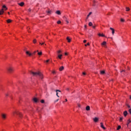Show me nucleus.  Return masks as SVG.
Here are the masks:
<instances>
[{"instance_id": "nucleus-58", "label": "nucleus", "mask_w": 131, "mask_h": 131, "mask_svg": "<svg viewBox=\"0 0 131 131\" xmlns=\"http://www.w3.org/2000/svg\"><path fill=\"white\" fill-rule=\"evenodd\" d=\"M58 94H59V92H57V96H58Z\"/></svg>"}, {"instance_id": "nucleus-43", "label": "nucleus", "mask_w": 131, "mask_h": 131, "mask_svg": "<svg viewBox=\"0 0 131 131\" xmlns=\"http://www.w3.org/2000/svg\"><path fill=\"white\" fill-rule=\"evenodd\" d=\"M47 13H48V14H51V11H48Z\"/></svg>"}, {"instance_id": "nucleus-41", "label": "nucleus", "mask_w": 131, "mask_h": 131, "mask_svg": "<svg viewBox=\"0 0 131 131\" xmlns=\"http://www.w3.org/2000/svg\"><path fill=\"white\" fill-rule=\"evenodd\" d=\"M127 107H128V108H130V106L128 104H127Z\"/></svg>"}, {"instance_id": "nucleus-60", "label": "nucleus", "mask_w": 131, "mask_h": 131, "mask_svg": "<svg viewBox=\"0 0 131 131\" xmlns=\"http://www.w3.org/2000/svg\"><path fill=\"white\" fill-rule=\"evenodd\" d=\"M94 3H96V1H94Z\"/></svg>"}, {"instance_id": "nucleus-30", "label": "nucleus", "mask_w": 131, "mask_h": 131, "mask_svg": "<svg viewBox=\"0 0 131 131\" xmlns=\"http://www.w3.org/2000/svg\"><path fill=\"white\" fill-rule=\"evenodd\" d=\"M126 11L127 12H128V11H129V8H128V7H126Z\"/></svg>"}, {"instance_id": "nucleus-19", "label": "nucleus", "mask_w": 131, "mask_h": 131, "mask_svg": "<svg viewBox=\"0 0 131 131\" xmlns=\"http://www.w3.org/2000/svg\"><path fill=\"white\" fill-rule=\"evenodd\" d=\"M33 101H34V102H35V103H37V101H38L37 98H34L33 99Z\"/></svg>"}, {"instance_id": "nucleus-20", "label": "nucleus", "mask_w": 131, "mask_h": 131, "mask_svg": "<svg viewBox=\"0 0 131 131\" xmlns=\"http://www.w3.org/2000/svg\"><path fill=\"white\" fill-rule=\"evenodd\" d=\"M92 12H90L89 13V14L88 15V16H87V17H86V19H88L89 18V17H90V16H91V15H92Z\"/></svg>"}, {"instance_id": "nucleus-25", "label": "nucleus", "mask_w": 131, "mask_h": 131, "mask_svg": "<svg viewBox=\"0 0 131 131\" xmlns=\"http://www.w3.org/2000/svg\"><path fill=\"white\" fill-rule=\"evenodd\" d=\"M37 54H38V56H41V55H42V52H38Z\"/></svg>"}, {"instance_id": "nucleus-49", "label": "nucleus", "mask_w": 131, "mask_h": 131, "mask_svg": "<svg viewBox=\"0 0 131 131\" xmlns=\"http://www.w3.org/2000/svg\"><path fill=\"white\" fill-rule=\"evenodd\" d=\"M67 55H68V54L67 53H65V55L67 56Z\"/></svg>"}, {"instance_id": "nucleus-53", "label": "nucleus", "mask_w": 131, "mask_h": 131, "mask_svg": "<svg viewBox=\"0 0 131 131\" xmlns=\"http://www.w3.org/2000/svg\"><path fill=\"white\" fill-rule=\"evenodd\" d=\"M129 99L131 100V96H129Z\"/></svg>"}, {"instance_id": "nucleus-36", "label": "nucleus", "mask_w": 131, "mask_h": 131, "mask_svg": "<svg viewBox=\"0 0 131 131\" xmlns=\"http://www.w3.org/2000/svg\"><path fill=\"white\" fill-rule=\"evenodd\" d=\"M57 24H61V21L60 20L57 21Z\"/></svg>"}, {"instance_id": "nucleus-38", "label": "nucleus", "mask_w": 131, "mask_h": 131, "mask_svg": "<svg viewBox=\"0 0 131 131\" xmlns=\"http://www.w3.org/2000/svg\"><path fill=\"white\" fill-rule=\"evenodd\" d=\"M50 62V59H48L46 61V63H49Z\"/></svg>"}, {"instance_id": "nucleus-52", "label": "nucleus", "mask_w": 131, "mask_h": 131, "mask_svg": "<svg viewBox=\"0 0 131 131\" xmlns=\"http://www.w3.org/2000/svg\"><path fill=\"white\" fill-rule=\"evenodd\" d=\"M67 91H69V89L67 88Z\"/></svg>"}, {"instance_id": "nucleus-57", "label": "nucleus", "mask_w": 131, "mask_h": 131, "mask_svg": "<svg viewBox=\"0 0 131 131\" xmlns=\"http://www.w3.org/2000/svg\"><path fill=\"white\" fill-rule=\"evenodd\" d=\"M8 14L9 15H10V12H8Z\"/></svg>"}, {"instance_id": "nucleus-16", "label": "nucleus", "mask_w": 131, "mask_h": 131, "mask_svg": "<svg viewBox=\"0 0 131 131\" xmlns=\"http://www.w3.org/2000/svg\"><path fill=\"white\" fill-rule=\"evenodd\" d=\"M110 30H112V34H114V32H115V31H114V29L112 28H110Z\"/></svg>"}, {"instance_id": "nucleus-34", "label": "nucleus", "mask_w": 131, "mask_h": 131, "mask_svg": "<svg viewBox=\"0 0 131 131\" xmlns=\"http://www.w3.org/2000/svg\"><path fill=\"white\" fill-rule=\"evenodd\" d=\"M123 119V117H121V118H120V120H119V121H120V122H121V121H122V120Z\"/></svg>"}, {"instance_id": "nucleus-55", "label": "nucleus", "mask_w": 131, "mask_h": 131, "mask_svg": "<svg viewBox=\"0 0 131 131\" xmlns=\"http://www.w3.org/2000/svg\"><path fill=\"white\" fill-rule=\"evenodd\" d=\"M30 11H31V10H30V9H29V12H30Z\"/></svg>"}, {"instance_id": "nucleus-22", "label": "nucleus", "mask_w": 131, "mask_h": 131, "mask_svg": "<svg viewBox=\"0 0 131 131\" xmlns=\"http://www.w3.org/2000/svg\"><path fill=\"white\" fill-rule=\"evenodd\" d=\"M64 70V67L62 66L59 68V71H62V70Z\"/></svg>"}, {"instance_id": "nucleus-40", "label": "nucleus", "mask_w": 131, "mask_h": 131, "mask_svg": "<svg viewBox=\"0 0 131 131\" xmlns=\"http://www.w3.org/2000/svg\"><path fill=\"white\" fill-rule=\"evenodd\" d=\"M128 112L130 113V114H131V108L129 110Z\"/></svg>"}, {"instance_id": "nucleus-13", "label": "nucleus", "mask_w": 131, "mask_h": 131, "mask_svg": "<svg viewBox=\"0 0 131 131\" xmlns=\"http://www.w3.org/2000/svg\"><path fill=\"white\" fill-rule=\"evenodd\" d=\"M4 9H2L1 10H0V15H3L4 14Z\"/></svg>"}, {"instance_id": "nucleus-31", "label": "nucleus", "mask_w": 131, "mask_h": 131, "mask_svg": "<svg viewBox=\"0 0 131 131\" xmlns=\"http://www.w3.org/2000/svg\"><path fill=\"white\" fill-rule=\"evenodd\" d=\"M33 43H36V39H34L33 41Z\"/></svg>"}, {"instance_id": "nucleus-27", "label": "nucleus", "mask_w": 131, "mask_h": 131, "mask_svg": "<svg viewBox=\"0 0 131 131\" xmlns=\"http://www.w3.org/2000/svg\"><path fill=\"white\" fill-rule=\"evenodd\" d=\"M100 74H105V71H101Z\"/></svg>"}, {"instance_id": "nucleus-15", "label": "nucleus", "mask_w": 131, "mask_h": 131, "mask_svg": "<svg viewBox=\"0 0 131 131\" xmlns=\"http://www.w3.org/2000/svg\"><path fill=\"white\" fill-rule=\"evenodd\" d=\"M19 6H20V7H23L24 6V3L21 2L20 3L18 4Z\"/></svg>"}, {"instance_id": "nucleus-10", "label": "nucleus", "mask_w": 131, "mask_h": 131, "mask_svg": "<svg viewBox=\"0 0 131 131\" xmlns=\"http://www.w3.org/2000/svg\"><path fill=\"white\" fill-rule=\"evenodd\" d=\"M55 14H57V15H61V11H60V10H57L55 12Z\"/></svg>"}, {"instance_id": "nucleus-7", "label": "nucleus", "mask_w": 131, "mask_h": 131, "mask_svg": "<svg viewBox=\"0 0 131 131\" xmlns=\"http://www.w3.org/2000/svg\"><path fill=\"white\" fill-rule=\"evenodd\" d=\"M93 121H94V122H98L99 121V118H98L97 117H95L93 119Z\"/></svg>"}, {"instance_id": "nucleus-44", "label": "nucleus", "mask_w": 131, "mask_h": 131, "mask_svg": "<svg viewBox=\"0 0 131 131\" xmlns=\"http://www.w3.org/2000/svg\"><path fill=\"white\" fill-rule=\"evenodd\" d=\"M83 42H84V43H85V42H86V40H84Z\"/></svg>"}, {"instance_id": "nucleus-1", "label": "nucleus", "mask_w": 131, "mask_h": 131, "mask_svg": "<svg viewBox=\"0 0 131 131\" xmlns=\"http://www.w3.org/2000/svg\"><path fill=\"white\" fill-rule=\"evenodd\" d=\"M30 74H32L33 75V76H39L40 78H41V79H42V78H43L42 77V74H41L40 72H32V71H30Z\"/></svg>"}, {"instance_id": "nucleus-51", "label": "nucleus", "mask_w": 131, "mask_h": 131, "mask_svg": "<svg viewBox=\"0 0 131 131\" xmlns=\"http://www.w3.org/2000/svg\"><path fill=\"white\" fill-rule=\"evenodd\" d=\"M93 28L94 29L96 28V26H93Z\"/></svg>"}, {"instance_id": "nucleus-32", "label": "nucleus", "mask_w": 131, "mask_h": 131, "mask_svg": "<svg viewBox=\"0 0 131 131\" xmlns=\"http://www.w3.org/2000/svg\"><path fill=\"white\" fill-rule=\"evenodd\" d=\"M120 21H121V22H124L125 20H124V19L121 18Z\"/></svg>"}, {"instance_id": "nucleus-33", "label": "nucleus", "mask_w": 131, "mask_h": 131, "mask_svg": "<svg viewBox=\"0 0 131 131\" xmlns=\"http://www.w3.org/2000/svg\"><path fill=\"white\" fill-rule=\"evenodd\" d=\"M36 52H38V50H37V51H34L32 54V55H35V53H36Z\"/></svg>"}, {"instance_id": "nucleus-14", "label": "nucleus", "mask_w": 131, "mask_h": 131, "mask_svg": "<svg viewBox=\"0 0 131 131\" xmlns=\"http://www.w3.org/2000/svg\"><path fill=\"white\" fill-rule=\"evenodd\" d=\"M90 109H91V107H90V106H87L86 107V111H90Z\"/></svg>"}, {"instance_id": "nucleus-28", "label": "nucleus", "mask_w": 131, "mask_h": 131, "mask_svg": "<svg viewBox=\"0 0 131 131\" xmlns=\"http://www.w3.org/2000/svg\"><path fill=\"white\" fill-rule=\"evenodd\" d=\"M121 128V126L119 125L117 127V130H119V129H120Z\"/></svg>"}, {"instance_id": "nucleus-11", "label": "nucleus", "mask_w": 131, "mask_h": 131, "mask_svg": "<svg viewBox=\"0 0 131 131\" xmlns=\"http://www.w3.org/2000/svg\"><path fill=\"white\" fill-rule=\"evenodd\" d=\"M99 36H102V37H105L106 36L103 34L99 33L98 34Z\"/></svg>"}, {"instance_id": "nucleus-6", "label": "nucleus", "mask_w": 131, "mask_h": 131, "mask_svg": "<svg viewBox=\"0 0 131 131\" xmlns=\"http://www.w3.org/2000/svg\"><path fill=\"white\" fill-rule=\"evenodd\" d=\"M100 127H101V128H103V129H106V127L104 126V124L103 123V122L100 123Z\"/></svg>"}, {"instance_id": "nucleus-42", "label": "nucleus", "mask_w": 131, "mask_h": 131, "mask_svg": "<svg viewBox=\"0 0 131 131\" xmlns=\"http://www.w3.org/2000/svg\"><path fill=\"white\" fill-rule=\"evenodd\" d=\"M57 53H58V54H60V53H61V50H59V51H57Z\"/></svg>"}, {"instance_id": "nucleus-47", "label": "nucleus", "mask_w": 131, "mask_h": 131, "mask_svg": "<svg viewBox=\"0 0 131 131\" xmlns=\"http://www.w3.org/2000/svg\"><path fill=\"white\" fill-rule=\"evenodd\" d=\"M121 72H125V70H123Z\"/></svg>"}, {"instance_id": "nucleus-21", "label": "nucleus", "mask_w": 131, "mask_h": 131, "mask_svg": "<svg viewBox=\"0 0 131 131\" xmlns=\"http://www.w3.org/2000/svg\"><path fill=\"white\" fill-rule=\"evenodd\" d=\"M106 45H107V43L106 42V41H103V42L101 43V45H102V46H106Z\"/></svg>"}, {"instance_id": "nucleus-56", "label": "nucleus", "mask_w": 131, "mask_h": 131, "mask_svg": "<svg viewBox=\"0 0 131 131\" xmlns=\"http://www.w3.org/2000/svg\"><path fill=\"white\" fill-rule=\"evenodd\" d=\"M6 96L7 97H8V94H6Z\"/></svg>"}, {"instance_id": "nucleus-59", "label": "nucleus", "mask_w": 131, "mask_h": 131, "mask_svg": "<svg viewBox=\"0 0 131 131\" xmlns=\"http://www.w3.org/2000/svg\"><path fill=\"white\" fill-rule=\"evenodd\" d=\"M66 102H67V99H66Z\"/></svg>"}, {"instance_id": "nucleus-5", "label": "nucleus", "mask_w": 131, "mask_h": 131, "mask_svg": "<svg viewBox=\"0 0 131 131\" xmlns=\"http://www.w3.org/2000/svg\"><path fill=\"white\" fill-rule=\"evenodd\" d=\"M26 54L29 56L31 57V56H32V53H30L29 51H26Z\"/></svg>"}, {"instance_id": "nucleus-50", "label": "nucleus", "mask_w": 131, "mask_h": 131, "mask_svg": "<svg viewBox=\"0 0 131 131\" xmlns=\"http://www.w3.org/2000/svg\"><path fill=\"white\" fill-rule=\"evenodd\" d=\"M84 28H85V29H86V25H85V26H84Z\"/></svg>"}, {"instance_id": "nucleus-29", "label": "nucleus", "mask_w": 131, "mask_h": 131, "mask_svg": "<svg viewBox=\"0 0 131 131\" xmlns=\"http://www.w3.org/2000/svg\"><path fill=\"white\" fill-rule=\"evenodd\" d=\"M89 25L90 26H93V23H92V22H90V23H89Z\"/></svg>"}, {"instance_id": "nucleus-46", "label": "nucleus", "mask_w": 131, "mask_h": 131, "mask_svg": "<svg viewBox=\"0 0 131 131\" xmlns=\"http://www.w3.org/2000/svg\"><path fill=\"white\" fill-rule=\"evenodd\" d=\"M82 74H83V75H85V73L83 72V73H82Z\"/></svg>"}, {"instance_id": "nucleus-37", "label": "nucleus", "mask_w": 131, "mask_h": 131, "mask_svg": "<svg viewBox=\"0 0 131 131\" xmlns=\"http://www.w3.org/2000/svg\"><path fill=\"white\" fill-rule=\"evenodd\" d=\"M87 46H90V43H88L87 44H85V47H86Z\"/></svg>"}, {"instance_id": "nucleus-12", "label": "nucleus", "mask_w": 131, "mask_h": 131, "mask_svg": "<svg viewBox=\"0 0 131 131\" xmlns=\"http://www.w3.org/2000/svg\"><path fill=\"white\" fill-rule=\"evenodd\" d=\"M123 114H124V116L125 117H126V115H127V114H128L127 111H125V112H124Z\"/></svg>"}, {"instance_id": "nucleus-2", "label": "nucleus", "mask_w": 131, "mask_h": 131, "mask_svg": "<svg viewBox=\"0 0 131 131\" xmlns=\"http://www.w3.org/2000/svg\"><path fill=\"white\" fill-rule=\"evenodd\" d=\"M12 114L13 116H15V114H16V115H18L20 118L22 117V114L17 111L13 112Z\"/></svg>"}, {"instance_id": "nucleus-4", "label": "nucleus", "mask_w": 131, "mask_h": 131, "mask_svg": "<svg viewBox=\"0 0 131 131\" xmlns=\"http://www.w3.org/2000/svg\"><path fill=\"white\" fill-rule=\"evenodd\" d=\"M2 118L5 120L6 118H7V114H1Z\"/></svg>"}, {"instance_id": "nucleus-8", "label": "nucleus", "mask_w": 131, "mask_h": 131, "mask_svg": "<svg viewBox=\"0 0 131 131\" xmlns=\"http://www.w3.org/2000/svg\"><path fill=\"white\" fill-rule=\"evenodd\" d=\"M55 92H56L57 97H58V98H59L60 96H59V95H58V93H61V91L58 90H55Z\"/></svg>"}, {"instance_id": "nucleus-35", "label": "nucleus", "mask_w": 131, "mask_h": 131, "mask_svg": "<svg viewBox=\"0 0 131 131\" xmlns=\"http://www.w3.org/2000/svg\"><path fill=\"white\" fill-rule=\"evenodd\" d=\"M41 103H45V100L43 99L41 100L40 101Z\"/></svg>"}, {"instance_id": "nucleus-26", "label": "nucleus", "mask_w": 131, "mask_h": 131, "mask_svg": "<svg viewBox=\"0 0 131 131\" xmlns=\"http://www.w3.org/2000/svg\"><path fill=\"white\" fill-rule=\"evenodd\" d=\"M130 122H131V120L129 119V120L127 121V126H128V124H129V123H130Z\"/></svg>"}, {"instance_id": "nucleus-9", "label": "nucleus", "mask_w": 131, "mask_h": 131, "mask_svg": "<svg viewBox=\"0 0 131 131\" xmlns=\"http://www.w3.org/2000/svg\"><path fill=\"white\" fill-rule=\"evenodd\" d=\"M63 18L64 20L66 21L67 23L68 24V23H69V21H68V19H67V17H66V16H64L63 17Z\"/></svg>"}, {"instance_id": "nucleus-23", "label": "nucleus", "mask_w": 131, "mask_h": 131, "mask_svg": "<svg viewBox=\"0 0 131 131\" xmlns=\"http://www.w3.org/2000/svg\"><path fill=\"white\" fill-rule=\"evenodd\" d=\"M3 9H5V10H8V8L6 6V5L3 6Z\"/></svg>"}, {"instance_id": "nucleus-18", "label": "nucleus", "mask_w": 131, "mask_h": 131, "mask_svg": "<svg viewBox=\"0 0 131 131\" xmlns=\"http://www.w3.org/2000/svg\"><path fill=\"white\" fill-rule=\"evenodd\" d=\"M62 56H63L62 54L58 55V58L61 60V59H62Z\"/></svg>"}, {"instance_id": "nucleus-3", "label": "nucleus", "mask_w": 131, "mask_h": 131, "mask_svg": "<svg viewBox=\"0 0 131 131\" xmlns=\"http://www.w3.org/2000/svg\"><path fill=\"white\" fill-rule=\"evenodd\" d=\"M7 70L8 72H9V73H11V72H13V71H14V68L9 67L7 68Z\"/></svg>"}, {"instance_id": "nucleus-17", "label": "nucleus", "mask_w": 131, "mask_h": 131, "mask_svg": "<svg viewBox=\"0 0 131 131\" xmlns=\"http://www.w3.org/2000/svg\"><path fill=\"white\" fill-rule=\"evenodd\" d=\"M67 39L68 40V42H70L71 41V39H70L69 37H67Z\"/></svg>"}, {"instance_id": "nucleus-45", "label": "nucleus", "mask_w": 131, "mask_h": 131, "mask_svg": "<svg viewBox=\"0 0 131 131\" xmlns=\"http://www.w3.org/2000/svg\"><path fill=\"white\" fill-rule=\"evenodd\" d=\"M52 73H53V74H55L56 73V72H55V71H53V72H52Z\"/></svg>"}, {"instance_id": "nucleus-39", "label": "nucleus", "mask_w": 131, "mask_h": 131, "mask_svg": "<svg viewBox=\"0 0 131 131\" xmlns=\"http://www.w3.org/2000/svg\"><path fill=\"white\" fill-rule=\"evenodd\" d=\"M58 101H59V99H57L56 100H55L54 103H57V102H58Z\"/></svg>"}, {"instance_id": "nucleus-48", "label": "nucleus", "mask_w": 131, "mask_h": 131, "mask_svg": "<svg viewBox=\"0 0 131 131\" xmlns=\"http://www.w3.org/2000/svg\"><path fill=\"white\" fill-rule=\"evenodd\" d=\"M39 43H40V45H41V46H42V45H43L44 43H41V42H40Z\"/></svg>"}, {"instance_id": "nucleus-54", "label": "nucleus", "mask_w": 131, "mask_h": 131, "mask_svg": "<svg viewBox=\"0 0 131 131\" xmlns=\"http://www.w3.org/2000/svg\"><path fill=\"white\" fill-rule=\"evenodd\" d=\"M78 107H80V104H78Z\"/></svg>"}, {"instance_id": "nucleus-24", "label": "nucleus", "mask_w": 131, "mask_h": 131, "mask_svg": "<svg viewBox=\"0 0 131 131\" xmlns=\"http://www.w3.org/2000/svg\"><path fill=\"white\" fill-rule=\"evenodd\" d=\"M7 23H11V22H12V20L9 19L7 20Z\"/></svg>"}]
</instances>
